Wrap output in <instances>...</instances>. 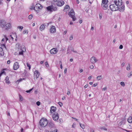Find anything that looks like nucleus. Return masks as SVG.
<instances>
[{"mask_svg":"<svg viewBox=\"0 0 132 132\" xmlns=\"http://www.w3.org/2000/svg\"><path fill=\"white\" fill-rule=\"evenodd\" d=\"M114 3L117 7H118L119 10L120 11H123L125 10V6L122 4L121 0H115L114 2Z\"/></svg>","mask_w":132,"mask_h":132,"instance_id":"nucleus-1","label":"nucleus"},{"mask_svg":"<svg viewBox=\"0 0 132 132\" xmlns=\"http://www.w3.org/2000/svg\"><path fill=\"white\" fill-rule=\"evenodd\" d=\"M16 49L18 51L19 55H23V52L26 51L25 47L23 46L21 47L19 43L16 44Z\"/></svg>","mask_w":132,"mask_h":132,"instance_id":"nucleus-2","label":"nucleus"},{"mask_svg":"<svg viewBox=\"0 0 132 132\" xmlns=\"http://www.w3.org/2000/svg\"><path fill=\"white\" fill-rule=\"evenodd\" d=\"M40 123L41 126L44 127L46 126L47 123L48 121L46 119H42L40 121Z\"/></svg>","mask_w":132,"mask_h":132,"instance_id":"nucleus-3","label":"nucleus"},{"mask_svg":"<svg viewBox=\"0 0 132 132\" xmlns=\"http://www.w3.org/2000/svg\"><path fill=\"white\" fill-rule=\"evenodd\" d=\"M68 14L69 16L72 18L73 21H75L76 20V18L75 16V13L73 9L70 10Z\"/></svg>","mask_w":132,"mask_h":132,"instance_id":"nucleus-4","label":"nucleus"},{"mask_svg":"<svg viewBox=\"0 0 132 132\" xmlns=\"http://www.w3.org/2000/svg\"><path fill=\"white\" fill-rule=\"evenodd\" d=\"M46 9L47 10L51 12L56 11L57 10V8L56 7H54L52 5L50 6L47 7Z\"/></svg>","mask_w":132,"mask_h":132,"instance_id":"nucleus-5","label":"nucleus"},{"mask_svg":"<svg viewBox=\"0 0 132 132\" xmlns=\"http://www.w3.org/2000/svg\"><path fill=\"white\" fill-rule=\"evenodd\" d=\"M42 8V6L39 4L38 3L36 5L34 8V10L36 11H38Z\"/></svg>","mask_w":132,"mask_h":132,"instance_id":"nucleus-6","label":"nucleus"},{"mask_svg":"<svg viewBox=\"0 0 132 132\" xmlns=\"http://www.w3.org/2000/svg\"><path fill=\"white\" fill-rule=\"evenodd\" d=\"M98 61V60L94 56L91 57L90 59V62L93 64H94Z\"/></svg>","mask_w":132,"mask_h":132,"instance_id":"nucleus-7","label":"nucleus"},{"mask_svg":"<svg viewBox=\"0 0 132 132\" xmlns=\"http://www.w3.org/2000/svg\"><path fill=\"white\" fill-rule=\"evenodd\" d=\"M110 9L113 11H116L118 10H119L118 7H116L114 4L111 5L110 6Z\"/></svg>","mask_w":132,"mask_h":132,"instance_id":"nucleus-8","label":"nucleus"},{"mask_svg":"<svg viewBox=\"0 0 132 132\" xmlns=\"http://www.w3.org/2000/svg\"><path fill=\"white\" fill-rule=\"evenodd\" d=\"M0 46L2 47H4L5 48L6 47L4 44L1 45L0 44ZM4 54V53L3 51V49L2 47H0V56H3Z\"/></svg>","mask_w":132,"mask_h":132,"instance_id":"nucleus-9","label":"nucleus"},{"mask_svg":"<svg viewBox=\"0 0 132 132\" xmlns=\"http://www.w3.org/2000/svg\"><path fill=\"white\" fill-rule=\"evenodd\" d=\"M53 118L55 121L59 119V117L58 114L57 113L55 112L53 115Z\"/></svg>","mask_w":132,"mask_h":132,"instance_id":"nucleus-10","label":"nucleus"},{"mask_svg":"<svg viewBox=\"0 0 132 132\" xmlns=\"http://www.w3.org/2000/svg\"><path fill=\"white\" fill-rule=\"evenodd\" d=\"M56 29L55 26H52L51 27L50 32L51 33H54L56 32Z\"/></svg>","mask_w":132,"mask_h":132,"instance_id":"nucleus-11","label":"nucleus"},{"mask_svg":"<svg viewBox=\"0 0 132 132\" xmlns=\"http://www.w3.org/2000/svg\"><path fill=\"white\" fill-rule=\"evenodd\" d=\"M19 67V63L17 62H15L14 64L13 69L14 70H17Z\"/></svg>","mask_w":132,"mask_h":132,"instance_id":"nucleus-12","label":"nucleus"},{"mask_svg":"<svg viewBox=\"0 0 132 132\" xmlns=\"http://www.w3.org/2000/svg\"><path fill=\"white\" fill-rule=\"evenodd\" d=\"M6 24L5 21L3 20H0V27L2 28L3 29Z\"/></svg>","mask_w":132,"mask_h":132,"instance_id":"nucleus-13","label":"nucleus"},{"mask_svg":"<svg viewBox=\"0 0 132 132\" xmlns=\"http://www.w3.org/2000/svg\"><path fill=\"white\" fill-rule=\"evenodd\" d=\"M57 49L56 48H54L50 51V53L51 54H55L57 53Z\"/></svg>","mask_w":132,"mask_h":132,"instance_id":"nucleus-14","label":"nucleus"},{"mask_svg":"<svg viewBox=\"0 0 132 132\" xmlns=\"http://www.w3.org/2000/svg\"><path fill=\"white\" fill-rule=\"evenodd\" d=\"M11 28V24L10 23H7L5 24L4 27L3 28L5 30H8V29H10Z\"/></svg>","mask_w":132,"mask_h":132,"instance_id":"nucleus-15","label":"nucleus"},{"mask_svg":"<svg viewBox=\"0 0 132 132\" xmlns=\"http://www.w3.org/2000/svg\"><path fill=\"white\" fill-rule=\"evenodd\" d=\"M47 126L50 128H53L54 127L55 125L51 121H49L48 122V123L47 125Z\"/></svg>","mask_w":132,"mask_h":132,"instance_id":"nucleus-16","label":"nucleus"},{"mask_svg":"<svg viewBox=\"0 0 132 132\" xmlns=\"http://www.w3.org/2000/svg\"><path fill=\"white\" fill-rule=\"evenodd\" d=\"M64 4V2L63 1H60L57 2L56 5L58 6H63Z\"/></svg>","mask_w":132,"mask_h":132,"instance_id":"nucleus-17","label":"nucleus"},{"mask_svg":"<svg viewBox=\"0 0 132 132\" xmlns=\"http://www.w3.org/2000/svg\"><path fill=\"white\" fill-rule=\"evenodd\" d=\"M39 75V72L37 70H36L34 72V77H36V79L38 78Z\"/></svg>","mask_w":132,"mask_h":132,"instance_id":"nucleus-18","label":"nucleus"},{"mask_svg":"<svg viewBox=\"0 0 132 132\" xmlns=\"http://www.w3.org/2000/svg\"><path fill=\"white\" fill-rule=\"evenodd\" d=\"M56 110V107L54 106H52L51 108L50 112L51 113L54 112Z\"/></svg>","mask_w":132,"mask_h":132,"instance_id":"nucleus-19","label":"nucleus"},{"mask_svg":"<svg viewBox=\"0 0 132 132\" xmlns=\"http://www.w3.org/2000/svg\"><path fill=\"white\" fill-rule=\"evenodd\" d=\"M46 25L44 24H43L41 25L39 28V30L41 31H42L45 29V26Z\"/></svg>","mask_w":132,"mask_h":132,"instance_id":"nucleus-20","label":"nucleus"},{"mask_svg":"<svg viewBox=\"0 0 132 132\" xmlns=\"http://www.w3.org/2000/svg\"><path fill=\"white\" fill-rule=\"evenodd\" d=\"M102 6L104 10L106 9L108 7L107 4H102Z\"/></svg>","mask_w":132,"mask_h":132,"instance_id":"nucleus-21","label":"nucleus"},{"mask_svg":"<svg viewBox=\"0 0 132 132\" xmlns=\"http://www.w3.org/2000/svg\"><path fill=\"white\" fill-rule=\"evenodd\" d=\"M125 119H121V121L120 122L119 124H120V125H124L125 123Z\"/></svg>","mask_w":132,"mask_h":132,"instance_id":"nucleus-22","label":"nucleus"},{"mask_svg":"<svg viewBox=\"0 0 132 132\" xmlns=\"http://www.w3.org/2000/svg\"><path fill=\"white\" fill-rule=\"evenodd\" d=\"M6 82L7 84H9L10 83V81L9 80V78L7 76L5 78Z\"/></svg>","mask_w":132,"mask_h":132,"instance_id":"nucleus-23","label":"nucleus"},{"mask_svg":"<svg viewBox=\"0 0 132 132\" xmlns=\"http://www.w3.org/2000/svg\"><path fill=\"white\" fill-rule=\"evenodd\" d=\"M128 121L130 123H132V117H129L127 119Z\"/></svg>","mask_w":132,"mask_h":132,"instance_id":"nucleus-24","label":"nucleus"},{"mask_svg":"<svg viewBox=\"0 0 132 132\" xmlns=\"http://www.w3.org/2000/svg\"><path fill=\"white\" fill-rule=\"evenodd\" d=\"M4 38H3L2 40V42H3L4 41V40H5L6 42L8 40V38L5 35L4 36Z\"/></svg>","mask_w":132,"mask_h":132,"instance_id":"nucleus-25","label":"nucleus"},{"mask_svg":"<svg viewBox=\"0 0 132 132\" xmlns=\"http://www.w3.org/2000/svg\"><path fill=\"white\" fill-rule=\"evenodd\" d=\"M102 78V76H98L96 77V79L98 81L101 79Z\"/></svg>","mask_w":132,"mask_h":132,"instance_id":"nucleus-26","label":"nucleus"},{"mask_svg":"<svg viewBox=\"0 0 132 132\" xmlns=\"http://www.w3.org/2000/svg\"><path fill=\"white\" fill-rule=\"evenodd\" d=\"M79 125L80 127L82 129H84L85 128V127L84 125L79 123Z\"/></svg>","mask_w":132,"mask_h":132,"instance_id":"nucleus-27","label":"nucleus"},{"mask_svg":"<svg viewBox=\"0 0 132 132\" xmlns=\"http://www.w3.org/2000/svg\"><path fill=\"white\" fill-rule=\"evenodd\" d=\"M108 0H102V4H107Z\"/></svg>","mask_w":132,"mask_h":132,"instance_id":"nucleus-28","label":"nucleus"},{"mask_svg":"<svg viewBox=\"0 0 132 132\" xmlns=\"http://www.w3.org/2000/svg\"><path fill=\"white\" fill-rule=\"evenodd\" d=\"M130 69V64H128L127 67V70H129Z\"/></svg>","mask_w":132,"mask_h":132,"instance_id":"nucleus-29","label":"nucleus"},{"mask_svg":"<svg viewBox=\"0 0 132 132\" xmlns=\"http://www.w3.org/2000/svg\"><path fill=\"white\" fill-rule=\"evenodd\" d=\"M32 18V15L31 14L29 15L28 16V19L30 20H31Z\"/></svg>","mask_w":132,"mask_h":132,"instance_id":"nucleus-30","label":"nucleus"},{"mask_svg":"<svg viewBox=\"0 0 132 132\" xmlns=\"http://www.w3.org/2000/svg\"><path fill=\"white\" fill-rule=\"evenodd\" d=\"M18 28H19L20 30V31H21L22 30V29H23V26H19L18 27Z\"/></svg>","mask_w":132,"mask_h":132,"instance_id":"nucleus-31","label":"nucleus"},{"mask_svg":"<svg viewBox=\"0 0 132 132\" xmlns=\"http://www.w3.org/2000/svg\"><path fill=\"white\" fill-rule=\"evenodd\" d=\"M23 100V98L22 96L19 95V100L20 101H22Z\"/></svg>","mask_w":132,"mask_h":132,"instance_id":"nucleus-32","label":"nucleus"},{"mask_svg":"<svg viewBox=\"0 0 132 132\" xmlns=\"http://www.w3.org/2000/svg\"><path fill=\"white\" fill-rule=\"evenodd\" d=\"M69 8V7L68 5H67L64 7V10L65 9H68Z\"/></svg>","mask_w":132,"mask_h":132,"instance_id":"nucleus-33","label":"nucleus"},{"mask_svg":"<svg viewBox=\"0 0 132 132\" xmlns=\"http://www.w3.org/2000/svg\"><path fill=\"white\" fill-rule=\"evenodd\" d=\"M120 84L123 87L125 86V83L123 82H121Z\"/></svg>","mask_w":132,"mask_h":132,"instance_id":"nucleus-34","label":"nucleus"},{"mask_svg":"<svg viewBox=\"0 0 132 132\" xmlns=\"http://www.w3.org/2000/svg\"><path fill=\"white\" fill-rule=\"evenodd\" d=\"M100 129H103L105 131L107 130V129L106 128H104V127H101L100 128Z\"/></svg>","mask_w":132,"mask_h":132,"instance_id":"nucleus-35","label":"nucleus"},{"mask_svg":"<svg viewBox=\"0 0 132 132\" xmlns=\"http://www.w3.org/2000/svg\"><path fill=\"white\" fill-rule=\"evenodd\" d=\"M58 103L60 107H61L63 105V104L61 102H59Z\"/></svg>","mask_w":132,"mask_h":132,"instance_id":"nucleus-36","label":"nucleus"},{"mask_svg":"<svg viewBox=\"0 0 132 132\" xmlns=\"http://www.w3.org/2000/svg\"><path fill=\"white\" fill-rule=\"evenodd\" d=\"M71 51H72V52H74V53H77V52L76 51H75L74 50V49H73V48H72V49H71Z\"/></svg>","mask_w":132,"mask_h":132,"instance_id":"nucleus-37","label":"nucleus"},{"mask_svg":"<svg viewBox=\"0 0 132 132\" xmlns=\"http://www.w3.org/2000/svg\"><path fill=\"white\" fill-rule=\"evenodd\" d=\"M45 65L47 67H48L49 66V65L47 62H45Z\"/></svg>","mask_w":132,"mask_h":132,"instance_id":"nucleus-38","label":"nucleus"},{"mask_svg":"<svg viewBox=\"0 0 132 132\" xmlns=\"http://www.w3.org/2000/svg\"><path fill=\"white\" fill-rule=\"evenodd\" d=\"M36 104L38 106L40 105V102L39 101H37L36 103Z\"/></svg>","mask_w":132,"mask_h":132,"instance_id":"nucleus-39","label":"nucleus"},{"mask_svg":"<svg viewBox=\"0 0 132 132\" xmlns=\"http://www.w3.org/2000/svg\"><path fill=\"white\" fill-rule=\"evenodd\" d=\"M132 75V72H130L129 74L128 75V77H130Z\"/></svg>","mask_w":132,"mask_h":132,"instance_id":"nucleus-40","label":"nucleus"},{"mask_svg":"<svg viewBox=\"0 0 132 132\" xmlns=\"http://www.w3.org/2000/svg\"><path fill=\"white\" fill-rule=\"evenodd\" d=\"M33 89V88H32L31 89H30L29 90H27L26 91V92H27V93H29L30 92H31L32 90Z\"/></svg>","mask_w":132,"mask_h":132,"instance_id":"nucleus-41","label":"nucleus"},{"mask_svg":"<svg viewBox=\"0 0 132 132\" xmlns=\"http://www.w3.org/2000/svg\"><path fill=\"white\" fill-rule=\"evenodd\" d=\"M123 47V46L122 45H120L119 46V49H122Z\"/></svg>","mask_w":132,"mask_h":132,"instance_id":"nucleus-42","label":"nucleus"},{"mask_svg":"<svg viewBox=\"0 0 132 132\" xmlns=\"http://www.w3.org/2000/svg\"><path fill=\"white\" fill-rule=\"evenodd\" d=\"M91 69H92L94 68V66L93 65H91L89 67Z\"/></svg>","mask_w":132,"mask_h":132,"instance_id":"nucleus-43","label":"nucleus"},{"mask_svg":"<svg viewBox=\"0 0 132 132\" xmlns=\"http://www.w3.org/2000/svg\"><path fill=\"white\" fill-rule=\"evenodd\" d=\"M97 85V83H95V84H94L92 85V87H95Z\"/></svg>","mask_w":132,"mask_h":132,"instance_id":"nucleus-44","label":"nucleus"},{"mask_svg":"<svg viewBox=\"0 0 132 132\" xmlns=\"http://www.w3.org/2000/svg\"><path fill=\"white\" fill-rule=\"evenodd\" d=\"M73 37L72 36H71L70 37V40H71L73 39Z\"/></svg>","mask_w":132,"mask_h":132,"instance_id":"nucleus-45","label":"nucleus"},{"mask_svg":"<svg viewBox=\"0 0 132 132\" xmlns=\"http://www.w3.org/2000/svg\"><path fill=\"white\" fill-rule=\"evenodd\" d=\"M27 32V30H24L23 31V32H22V33L23 34H25L26 33V32Z\"/></svg>","mask_w":132,"mask_h":132,"instance_id":"nucleus-46","label":"nucleus"},{"mask_svg":"<svg viewBox=\"0 0 132 132\" xmlns=\"http://www.w3.org/2000/svg\"><path fill=\"white\" fill-rule=\"evenodd\" d=\"M106 89H107L106 87H104L102 89V90H103V91H105V90H106Z\"/></svg>","mask_w":132,"mask_h":132,"instance_id":"nucleus-47","label":"nucleus"},{"mask_svg":"<svg viewBox=\"0 0 132 132\" xmlns=\"http://www.w3.org/2000/svg\"><path fill=\"white\" fill-rule=\"evenodd\" d=\"M22 80V79H19V80H18L16 81V82H20V81H21Z\"/></svg>","mask_w":132,"mask_h":132,"instance_id":"nucleus-48","label":"nucleus"},{"mask_svg":"<svg viewBox=\"0 0 132 132\" xmlns=\"http://www.w3.org/2000/svg\"><path fill=\"white\" fill-rule=\"evenodd\" d=\"M125 64L124 63H123L121 65V66L122 67H123L125 66Z\"/></svg>","mask_w":132,"mask_h":132,"instance_id":"nucleus-49","label":"nucleus"},{"mask_svg":"<svg viewBox=\"0 0 132 132\" xmlns=\"http://www.w3.org/2000/svg\"><path fill=\"white\" fill-rule=\"evenodd\" d=\"M27 66L28 67H29L31 66H30V64L28 63H27Z\"/></svg>","mask_w":132,"mask_h":132,"instance_id":"nucleus-50","label":"nucleus"},{"mask_svg":"<svg viewBox=\"0 0 132 132\" xmlns=\"http://www.w3.org/2000/svg\"><path fill=\"white\" fill-rule=\"evenodd\" d=\"M67 69L65 68V69H64V73H65L67 72Z\"/></svg>","mask_w":132,"mask_h":132,"instance_id":"nucleus-51","label":"nucleus"},{"mask_svg":"<svg viewBox=\"0 0 132 132\" xmlns=\"http://www.w3.org/2000/svg\"><path fill=\"white\" fill-rule=\"evenodd\" d=\"M88 85H86L85 86H84V87L86 88L88 87Z\"/></svg>","mask_w":132,"mask_h":132,"instance_id":"nucleus-52","label":"nucleus"},{"mask_svg":"<svg viewBox=\"0 0 132 132\" xmlns=\"http://www.w3.org/2000/svg\"><path fill=\"white\" fill-rule=\"evenodd\" d=\"M75 124H74V123H73V125L72 126V128H75Z\"/></svg>","mask_w":132,"mask_h":132,"instance_id":"nucleus-53","label":"nucleus"},{"mask_svg":"<svg viewBox=\"0 0 132 132\" xmlns=\"http://www.w3.org/2000/svg\"><path fill=\"white\" fill-rule=\"evenodd\" d=\"M67 31L66 30V31H64V33H63L64 35H65L67 33Z\"/></svg>","mask_w":132,"mask_h":132,"instance_id":"nucleus-54","label":"nucleus"},{"mask_svg":"<svg viewBox=\"0 0 132 132\" xmlns=\"http://www.w3.org/2000/svg\"><path fill=\"white\" fill-rule=\"evenodd\" d=\"M70 91H68L67 92V94L68 95H69L70 94Z\"/></svg>","mask_w":132,"mask_h":132,"instance_id":"nucleus-55","label":"nucleus"},{"mask_svg":"<svg viewBox=\"0 0 132 132\" xmlns=\"http://www.w3.org/2000/svg\"><path fill=\"white\" fill-rule=\"evenodd\" d=\"M10 62V60H8L7 61V64H9Z\"/></svg>","mask_w":132,"mask_h":132,"instance_id":"nucleus-56","label":"nucleus"},{"mask_svg":"<svg viewBox=\"0 0 132 132\" xmlns=\"http://www.w3.org/2000/svg\"><path fill=\"white\" fill-rule=\"evenodd\" d=\"M99 18H100V19H102V15H99Z\"/></svg>","mask_w":132,"mask_h":132,"instance_id":"nucleus-57","label":"nucleus"},{"mask_svg":"<svg viewBox=\"0 0 132 132\" xmlns=\"http://www.w3.org/2000/svg\"><path fill=\"white\" fill-rule=\"evenodd\" d=\"M90 132H94V130L92 129H91L90 130Z\"/></svg>","mask_w":132,"mask_h":132,"instance_id":"nucleus-58","label":"nucleus"},{"mask_svg":"<svg viewBox=\"0 0 132 132\" xmlns=\"http://www.w3.org/2000/svg\"><path fill=\"white\" fill-rule=\"evenodd\" d=\"M51 132H57V129H56L55 130L53 131H51Z\"/></svg>","mask_w":132,"mask_h":132,"instance_id":"nucleus-59","label":"nucleus"},{"mask_svg":"<svg viewBox=\"0 0 132 132\" xmlns=\"http://www.w3.org/2000/svg\"><path fill=\"white\" fill-rule=\"evenodd\" d=\"M83 71V70L82 69H81L80 70H79V72H80V73H81Z\"/></svg>","mask_w":132,"mask_h":132,"instance_id":"nucleus-60","label":"nucleus"},{"mask_svg":"<svg viewBox=\"0 0 132 132\" xmlns=\"http://www.w3.org/2000/svg\"><path fill=\"white\" fill-rule=\"evenodd\" d=\"M91 29L92 31L93 30H94V28L92 26Z\"/></svg>","mask_w":132,"mask_h":132,"instance_id":"nucleus-61","label":"nucleus"},{"mask_svg":"<svg viewBox=\"0 0 132 132\" xmlns=\"http://www.w3.org/2000/svg\"><path fill=\"white\" fill-rule=\"evenodd\" d=\"M60 68L61 69L62 68V63H61V64H60Z\"/></svg>","mask_w":132,"mask_h":132,"instance_id":"nucleus-62","label":"nucleus"},{"mask_svg":"<svg viewBox=\"0 0 132 132\" xmlns=\"http://www.w3.org/2000/svg\"><path fill=\"white\" fill-rule=\"evenodd\" d=\"M60 0H53V1L54 2H57Z\"/></svg>","mask_w":132,"mask_h":132,"instance_id":"nucleus-63","label":"nucleus"},{"mask_svg":"<svg viewBox=\"0 0 132 132\" xmlns=\"http://www.w3.org/2000/svg\"><path fill=\"white\" fill-rule=\"evenodd\" d=\"M92 78L91 77V76H89L88 77V79L89 80L90 79Z\"/></svg>","mask_w":132,"mask_h":132,"instance_id":"nucleus-64","label":"nucleus"}]
</instances>
